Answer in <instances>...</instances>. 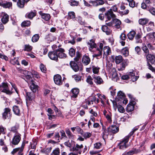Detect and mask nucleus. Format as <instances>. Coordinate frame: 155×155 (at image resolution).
<instances>
[{
    "mask_svg": "<svg viewBox=\"0 0 155 155\" xmlns=\"http://www.w3.org/2000/svg\"><path fill=\"white\" fill-rule=\"evenodd\" d=\"M103 129H104L103 133V138H106L109 134L111 135L117 133L119 130V128L116 125H111L109 126L107 129H104V127L103 126Z\"/></svg>",
    "mask_w": 155,
    "mask_h": 155,
    "instance_id": "obj_1",
    "label": "nucleus"
},
{
    "mask_svg": "<svg viewBox=\"0 0 155 155\" xmlns=\"http://www.w3.org/2000/svg\"><path fill=\"white\" fill-rule=\"evenodd\" d=\"M103 47V44L100 43L99 47H97L96 48L95 53L93 55L94 57H96L98 59H100L102 57V48Z\"/></svg>",
    "mask_w": 155,
    "mask_h": 155,
    "instance_id": "obj_2",
    "label": "nucleus"
},
{
    "mask_svg": "<svg viewBox=\"0 0 155 155\" xmlns=\"http://www.w3.org/2000/svg\"><path fill=\"white\" fill-rule=\"evenodd\" d=\"M127 5V4L125 3L121 4L120 6V10H119L118 12L120 15H125L128 14L129 12V10L127 9H126V6Z\"/></svg>",
    "mask_w": 155,
    "mask_h": 155,
    "instance_id": "obj_3",
    "label": "nucleus"
},
{
    "mask_svg": "<svg viewBox=\"0 0 155 155\" xmlns=\"http://www.w3.org/2000/svg\"><path fill=\"white\" fill-rule=\"evenodd\" d=\"M83 146L82 144L79 145L78 143L76 144H75L74 147L71 148V150L76 152L78 154V153L79 154H81L82 152V150L83 148Z\"/></svg>",
    "mask_w": 155,
    "mask_h": 155,
    "instance_id": "obj_4",
    "label": "nucleus"
},
{
    "mask_svg": "<svg viewBox=\"0 0 155 155\" xmlns=\"http://www.w3.org/2000/svg\"><path fill=\"white\" fill-rule=\"evenodd\" d=\"M0 91L2 92L6 93L7 94L11 93V91L8 89L7 83L3 82L0 85Z\"/></svg>",
    "mask_w": 155,
    "mask_h": 155,
    "instance_id": "obj_5",
    "label": "nucleus"
},
{
    "mask_svg": "<svg viewBox=\"0 0 155 155\" xmlns=\"http://www.w3.org/2000/svg\"><path fill=\"white\" fill-rule=\"evenodd\" d=\"M21 135L19 133L15 134L11 142V143L14 145H17L21 140Z\"/></svg>",
    "mask_w": 155,
    "mask_h": 155,
    "instance_id": "obj_6",
    "label": "nucleus"
},
{
    "mask_svg": "<svg viewBox=\"0 0 155 155\" xmlns=\"http://www.w3.org/2000/svg\"><path fill=\"white\" fill-rule=\"evenodd\" d=\"M57 52V49L53 51L49 52L48 54V56L51 60L57 61L58 59Z\"/></svg>",
    "mask_w": 155,
    "mask_h": 155,
    "instance_id": "obj_7",
    "label": "nucleus"
},
{
    "mask_svg": "<svg viewBox=\"0 0 155 155\" xmlns=\"http://www.w3.org/2000/svg\"><path fill=\"white\" fill-rule=\"evenodd\" d=\"M11 56H9V58L11 59L10 63L13 64H17L18 65L19 64V63H18V61L17 59L15 58L14 57V56L15 55V52L14 50H12L11 53Z\"/></svg>",
    "mask_w": 155,
    "mask_h": 155,
    "instance_id": "obj_8",
    "label": "nucleus"
},
{
    "mask_svg": "<svg viewBox=\"0 0 155 155\" xmlns=\"http://www.w3.org/2000/svg\"><path fill=\"white\" fill-rule=\"evenodd\" d=\"M104 53L103 54V58H107L108 55L111 54L110 48L108 46H105L103 48Z\"/></svg>",
    "mask_w": 155,
    "mask_h": 155,
    "instance_id": "obj_9",
    "label": "nucleus"
},
{
    "mask_svg": "<svg viewBox=\"0 0 155 155\" xmlns=\"http://www.w3.org/2000/svg\"><path fill=\"white\" fill-rule=\"evenodd\" d=\"M58 51V57L60 58H65L67 56L66 54L64 53V50L62 48H58L57 49Z\"/></svg>",
    "mask_w": 155,
    "mask_h": 155,
    "instance_id": "obj_10",
    "label": "nucleus"
},
{
    "mask_svg": "<svg viewBox=\"0 0 155 155\" xmlns=\"http://www.w3.org/2000/svg\"><path fill=\"white\" fill-rule=\"evenodd\" d=\"M11 116V110L8 108H6L4 110V112L2 114V117L4 119H6L7 117H10Z\"/></svg>",
    "mask_w": 155,
    "mask_h": 155,
    "instance_id": "obj_11",
    "label": "nucleus"
},
{
    "mask_svg": "<svg viewBox=\"0 0 155 155\" xmlns=\"http://www.w3.org/2000/svg\"><path fill=\"white\" fill-rule=\"evenodd\" d=\"M54 80L55 84L58 85L62 84V78L61 76L59 74L55 75L54 77Z\"/></svg>",
    "mask_w": 155,
    "mask_h": 155,
    "instance_id": "obj_12",
    "label": "nucleus"
},
{
    "mask_svg": "<svg viewBox=\"0 0 155 155\" xmlns=\"http://www.w3.org/2000/svg\"><path fill=\"white\" fill-rule=\"evenodd\" d=\"M26 104L27 106L28 104V101H31L35 96V94L33 92H26Z\"/></svg>",
    "mask_w": 155,
    "mask_h": 155,
    "instance_id": "obj_13",
    "label": "nucleus"
},
{
    "mask_svg": "<svg viewBox=\"0 0 155 155\" xmlns=\"http://www.w3.org/2000/svg\"><path fill=\"white\" fill-rule=\"evenodd\" d=\"M105 15L108 21H110L112 18H113L116 17L115 15L114 14L113 12L110 11V10H108L105 13Z\"/></svg>",
    "mask_w": 155,
    "mask_h": 155,
    "instance_id": "obj_14",
    "label": "nucleus"
},
{
    "mask_svg": "<svg viewBox=\"0 0 155 155\" xmlns=\"http://www.w3.org/2000/svg\"><path fill=\"white\" fill-rule=\"evenodd\" d=\"M91 62V59L89 57L86 55L83 56L82 59V62L84 65H88Z\"/></svg>",
    "mask_w": 155,
    "mask_h": 155,
    "instance_id": "obj_15",
    "label": "nucleus"
},
{
    "mask_svg": "<svg viewBox=\"0 0 155 155\" xmlns=\"http://www.w3.org/2000/svg\"><path fill=\"white\" fill-rule=\"evenodd\" d=\"M128 142L126 141L125 140V138H124L123 140L121 141L118 144L119 148L122 150H124L127 148L128 147V146L126 144V143Z\"/></svg>",
    "mask_w": 155,
    "mask_h": 155,
    "instance_id": "obj_16",
    "label": "nucleus"
},
{
    "mask_svg": "<svg viewBox=\"0 0 155 155\" xmlns=\"http://www.w3.org/2000/svg\"><path fill=\"white\" fill-rule=\"evenodd\" d=\"M93 77L94 79V81L96 84H101L103 83V81L100 76L93 75Z\"/></svg>",
    "mask_w": 155,
    "mask_h": 155,
    "instance_id": "obj_17",
    "label": "nucleus"
},
{
    "mask_svg": "<svg viewBox=\"0 0 155 155\" xmlns=\"http://www.w3.org/2000/svg\"><path fill=\"white\" fill-rule=\"evenodd\" d=\"M28 74L27 75H26L25 76V81L28 83V84H30V83H32V82L34 81L32 78L31 76V75L33 76V75L31 74V73L30 72L27 71Z\"/></svg>",
    "mask_w": 155,
    "mask_h": 155,
    "instance_id": "obj_18",
    "label": "nucleus"
},
{
    "mask_svg": "<svg viewBox=\"0 0 155 155\" xmlns=\"http://www.w3.org/2000/svg\"><path fill=\"white\" fill-rule=\"evenodd\" d=\"M145 56L152 64H155V57L153 55L149 53Z\"/></svg>",
    "mask_w": 155,
    "mask_h": 155,
    "instance_id": "obj_19",
    "label": "nucleus"
},
{
    "mask_svg": "<svg viewBox=\"0 0 155 155\" xmlns=\"http://www.w3.org/2000/svg\"><path fill=\"white\" fill-rule=\"evenodd\" d=\"M39 13L41 16L42 18L45 21H48L50 19L51 17L50 14L43 13L41 11L39 12Z\"/></svg>",
    "mask_w": 155,
    "mask_h": 155,
    "instance_id": "obj_20",
    "label": "nucleus"
},
{
    "mask_svg": "<svg viewBox=\"0 0 155 155\" xmlns=\"http://www.w3.org/2000/svg\"><path fill=\"white\" fill-rule=\"evenodd\" d=\"M90 47V50H91L94 48H96L97 45L95 43V40L93 39H91L87 43Z\"/></svg>",
    "mask_w": 155,
    "mask_h": 155,
    "instance_id": "obj_21",
    "label": "nucleus"
},
{
    "mask_svg": "<svg viewBox=\"0 0 155 155\" xmlns=\"http://www.w3.org/2000/svg\"><path fill=\"white\" fill-rule=\"evenodd\" d=\"M9 18V15L6 13H4L1 19V21L2 23L4 24H6L8 21Z\"/></svg>",
    "mask_w": 155,
    "mask_h": 155,
    "instance_id": "obj_22",
    "label": "nucleus"
},
{
    "mask_svg": "<svg viewBox=\"0 0 155 155\" xmlns=\"http://www.w3.org/2000/svg\"><path fill=\"white\" fill-rule=\"evenodd\" d=\"M70 65L72 69L75 72L79 70V67L77 64L74 61H71L70 62Z\"/></svg>",
    "mask_w": 155,
    "mask_h": 155,
    "instance_id": "obj_23",
    "label": "nucleus"
},
{
    "mask_svg": "<svg viewBox=\"0 0 155 155\" xmlns=\"http://www.w3.org/2000/svg\"><path fill=\"white\" fill-rule=\"evenodd\" d=\"M149 21V19L147 18H142L139 19L138 22L140 25L143 26L147 24Z\"/></svg>",
    "mask_w": 155,
    "mask_h": 155,
    "instance_id": "obj_24",
    "label": "nucleus"
},
{
    "mask_svg": "<svg viewBox=\"0 0 155 155\" xmlns=\"http://www.w3.org/2000/svg\"><path fill=\"white\" fill-rule=\"evenodd\" d=\"M101 29L104 32H105L107 35H109L111 32V30L109 29L106 25H103Z\"/></svg>",
    "mask_w": 155,
    "mask_h": 155,
    "instance_id": "obj_25",
    "label": "nucleus"
},
{
    "mask_svg": "<svg viewBox=\"0 0 155 155\" xmlns=\"http://www.w3.org/2000/svg\"><path fill=\"white\" fill-rule=\"evenodd\" d=\"M52 148L51 147L47 148H43L41 150V152L47 155H48L51 152Z\"/></svg>",
    "mask_w": 155,
    "mask_h": 155,
    "instance_id": "obj_26",
    "label": "nucleus"
},
{
    "mask_svg": "<svg viewBox=\"0 0 155 155\" xmlns=\"http://www.w3.org/2000/svg\"><path fill=\"white\" fill-rule=\"evenodd\" d=\"M28 84H31L30 88L33 92L34 93L36 91L38 90V86L37 85H35L34 83V81Z\"/></svg>",
    "mask_w": 155,
    "mask_h": 155,
    "instance_id": "obj_27",
    "label": "nucleus"
},
{
    "mask_svg": "<svg viewBox=\"0 0 155 155\" xmlns=\"http://www.w3.org/2000/svg\"><path fill=\"white\" fill-rule=\"evenodd\" d=\"M131 104L127 105V110L129 112H131L134 109V105L135 104V102L134 101L132 103H130Z\"/></svg>",
    "mask_w": 155,
    "mask_h": 155,
    "instance_id": "obj_28",
    "label": "nucleus"
},
{
    "mask_svg": "<svg viewBox=\"0 0 155 155\" xmlns=\"http://www.w3.org/2000/svg\"><path fill=\"white\" fill-rule=\"evenodd\" d=\"M71 92L73 94L72 97L76 98L77 97L78 94L79 92V89L77 88H74L71 90Z\"/></svg>",
    "mask_w": 155,
    "mask_h": 155,
    "instance_id": "obj_29",
    "label": "nucleus"
},
{
    "mask_svg": "<svg viewBox=\"0 0 155 155\" xmlns=\"http://www.w3.org/2000/svg\"><path fill=\"white\" fill-rule=\"evenodd\" d=\"M111 70L110 71V74L112 75V77L113 78H117V74L116 69L114 68L111 69Z\"/></svg>",
    "mask_w": 155,
    "mask_h": 155,
    "instance_id": "obj_30",
    "label": "nucleus"
},
{
    "mask_svg": "<svg viewBox=\"0 0 155 155\" xmlns=\"http://www.w3.org/2000/svg\"><path fill=\"white\" fill-rule=\"evenodd\" d=\"M128 64L127 61H124L120 64V68H118L119 71H123L125 69L126 66Z\"/></svg>",
    "mask_w": 155,
    "mask_h": 155,
    "instance_id": "obj_31",
    "label": "nucleus"
},
{
    "mask_svg": "<svg viewBox=\"0 0 155 155\" xmlns=\"http://www.w3.org/2000/svg\"><path fill=\"white\" fill-rule=\"evenodd\" d=\"M142 34L141 33H138L135 36V39L137 43H141L142 40L141 39Z\"/></svg>",
    "mask_w": 155,
    "mask_h": 155,
    "instance_id": "obj_32",
    "label": "nucleus"
},
{
    "mask_svg": "<svg viewBox=\"0 0 155 155\" xmlns=\"http://www.w3.org/2000/svg\"><path fill=\"white\" fill-rule=\"evenodd\" d=\"M30 0H18L17 2V5L18 6L21 8H22L24 6V4L25 2H27Z\"/></svg>",
    "mask_w": 155,
    "mask_h": 155,
    "instance_id": "obj_33",
    "label": "nucleus"
},
{
    "mask_svg": "<svg viewBox=\"0 0 155 155\" xmlns=\"http://www.w3.org/2000/svg\"><path fill=\"white\" fill-rule=\"evenodd\" d=\"M113 23H115V26L117 29H119L121 24V21L117 19H115L113 20Z\"/></svg>",
    "mask_w": 155,
    "mask_h": 155,
    "instance_id": "obj_34",
    "label": "nucleus"
},
{
    "mask_svg": "<svg viewBox=\"0 0 155 155\" xmlns=\"http://www.w3.org/2000/svg\"><path fill=\"white\" fill-rule=\"evenodd\" d=\"M75 143L74 142V141L71 140L70 141H68V142H65L64 144L66 146L69 147L73 148V147H74V145Z\"/></svg>",
    "mask_w": 155,
    "mask_h": 155,
    "instance_id": "obj_35",
    "label": "nucleus"
},
{
    "mask_svg": "<svg viewBox=\"0 0 155 155\" xmlns=\"http://www.w3.org/2000/svg\"><path fill=\"white\" fill-rule=\"evenodd\" d=\"M36 15V11L34 10L33 11H31V12L28 13L26 16H27L28 18L30 19H32Z\"/></svg>",
    "mask_w": 155,
    "mask_h": 155,
    "instance_id": "obj_36",
    "label": "nucleus"
},
{
    "mask_svg": "<svg viewBox=\"0 0 155 155\" xmlns=\"http://www.w3.org/2000/svg\"><path fill=\"white\" fill-rule=\"evenodd\" d=\"M114 60L115 61L117 64H119L123 61V58L121 56H116Z\"/></svg>",
    "mask_w": 155,
    "mask_h": 155,
    "instance_id": "obj_37",
    "label": "nucleus"
},
{
    "mask_svg": "<svg viewBox=\"0 0 155 155\" xmlns=\"http://www.w3.org/2000/svg\"><path fill=\"white\" fill-rule=\"evenodd\" d=\"M1 5L5 8H9L12 6V3L11 2H6L1 4Z\"/></svg>",
    "mask_w": 155,
    "mask_h": 155,
    "instance_id": "obj_38",
    "label": "nucleus"
},
{
    "mask_svg": "<svg viewBox=\"0 0 155 155\" xmlns=\"http://www.w3.org/2000/svg\"><path fill=\"white\" fill-rule=\"evenodd\" d=\"M13 110L14 113L18 115L20 114V110L18 106H14L13 107Z\"/></svg>",
    "mask_w": 155,
    "mask_h": 155,
    "instance_id": "obj_39",
    "label": "nucleus"
},
{
    "mask_svg": "<svg viewBox=\"0 0 155 155\" xmlns=\"http://www.w3.org/2000/svg\"><path fill=\"white\" fill-rule=\"evenodd\" d=\"M136 34L135 32L134 31H132L129 32L127 35L128 38L130 40L133 39Z\"/></svg>",
    "mask_w": 155,
    "mask_h": 155,
    "instance_id": "obj_40",
    "label": "nucleus"
},
{
    "mask_svg": "<svg viewBox=\"0 0 155 155\" xmlns=\"http://www.w3.org/2000/svg\"><path fill=\"white\" fill-rule=\"evenodd\" d=\"M122 54L125 56L127 57L129 55V49L127 47L123 48L121 50Z\"/></svg>",
    "mask_w": 155,
    "mask_h": 155,
    "instance_id": "obj_41",
    "label": "nucleus"
},
{
    "mask_svg": "<svg viewBox=\"0 0 155 155\" xmlns=\"http://www.w3.org/2000/svg\"><path fill=\"white\" fill-rule=\"evenodd\" d=\"M60 154V150L58 148H56L53 150L51 154V155H59Z\"/></svg>",
    "mask_w": 155,
    "mask_h": 155,
    "instance_id": "obj_42",
    "label": "nucleus"
},
{
    "mask_svg": "<svg viewBox=\"0 0 155 155\" xmlns=\"http://www.w3.org/2000/svg\"><path fill=\"white\" fill-rule=\"evenodd\" d=\"M117 97L119 99H124L125 97V94L122 91H120L117 93Z\"/></svg>",
    "mask_w": 155,
    "mask_h": 155,
    "instance_id": "obj_43",
    "label": "nucleus"
},
{
    "mask_svg": "<svg viewBox=\"0 0 155 155\" xmlns=\"http://www.w3.org/2000/svg\"><path fill=\"white\" fill-rule=\"evenodd\" d=\"M24 50L27 51H31L32 49V47L29 45H25Z\"/></svg>",
    "mask_w": 155,
    "mask_h": 155,
    "instance_id": "obj_44",
    "label": "nucleus"
},
{
    "mask_svg": "<svg viewBox=\"0 0 155 155\" xmlns=\"http://www.w3.org/2000/svg\"><path fill=\"white\" fill-rule=\"evenodd\" d=\"M18 126L17 125H15L14 126L12 127L11 128V131L15 133V134L18 133V132L17 130L18 128Z\"/></svg>",
    "mask_w": 155,
    "mask_h": 155,
    "instance_id": "obj_45",
    "label": "nucleus"
},
{
    "mask_svg": "<svg viewBox=\"0 0 155 155\" xmlns=\"http://www.w3.org/2000/svg\"><path fill=\"white\" fill-rule=\"evenodd\" d=\"M39 38V36L38 34H35L34 35L32 38V41L33 42H35L38 41Z\"/></svg>",
    "mask_w": 155,
    "mask_h": 155,
    "instance_id": "obj_46",
    "label": "nucleus"
},
{
    "mask_svg": "<svg viewBox=\"0 0 155 155\" xmlns=\"http://www.w3.org/2000/svg\"><path fill=\"white\" fill-rule=\"evenodd\" d=\"M81 56V54L80 52L78 51H77L76 53V56L74 59V60L75 61H79Z\"/></svg>",
    "mask_w": 155,
    "mask_h": 155,
    "instance_id": "obj_47",
    "label": "nucleus"
},
{
    "mask_svg": "<svg viewBox=\"0 0 155 155\" xmlns=\"http://www.w3.org/2000/svg\"><path fill=\"white\" fill-rule=\"evenodd\" d=\"M142 49L145 53V56L149 53V51L148 48L144 44L143 45L142 47Z\"/></svg>",
    "mask_w": 155,
    "mask_h": 155,
    "instance_id": "obj_48",
    "label": "nucleus"
},
{
    "mask_svg": "<svg viewBox=\"0 0 155 155\" xmlns=\"http://www.w3.org/2000/svg\"><path fill=\"white\" fill-rule=\"evenodd\" d=\"M25 145V143L24 142H23L21 147H18V154H23L22 152L23 151L24 146Z\"/></svg>",
    "mask_w": 155,
    "mask_h": 155,
    "instance_id": "obj_49",
    "label": "nucleus"
},
{
    "mask_svg": "<svg viewBox=\"0 0 155 155\" xmlns=\"http://www.w3.org/2000/svg\"><path fill=\"white\" fill-rule=\"evenodd\" d=\"M66 133L70 139H73L74 137V135L72 134L71 132L69 129L66 130Z\"/></svg>",
    "mask_w": 155,
    "mask_h": 155,
    "instance_id": "obj_50",
    "label": "nucleus"
},
{
    "mask_svg": "<svg viewBox=\"0 0 155 155\" xmlns=\"http://www.w3.org/2000/svg\"><path fill=\"white\" fill-rule=\"evenodd\" d=\"M75 17V13L73 12H70L68 13V18L69 19H73Z\"/></svg>",
    "mask_w": 155,
    "mask_h": 155,
    "instance_id": "obj_51",
    "label": "nucleus"
},
{
    "mask_svg": "<svg viewBox=\"0 0 155 155\" xmlns=\"http://www.w3.org/2000/svg\"><path fill=\"white\" fill-rule=\"evenodd\" d=\"M31 22L29 21H26L23 22L21 23V26L23 27L29 26L30 25Z\"/></svg>",
    "mask_w": 155,
    "mask_h": 155,
    "instance_id": "obj_52",
    "label": "nucleus"
},
{
    "mask_svg": "<svg viewBox=\"0 0 155 155\" xmlns=\"http://www.w3.org/2000/svg\"><path fill=\"white\" fill-rule=\"evenodd\" d=\"M93 79L92 77L90 76H88L86 79V82L89 84L92 85L93 84L92 81Z\"/></svg>",
    "mask_w": 155,
    "mask_h": 155,
    "instance_id": "obj_53",
    "label": "nucleus"
},
{
    "mask_svg": "<svg viewBox=\"0 0 155 155\" xmlns=\"http://www.w3.org/2000/svg\"><path fill=\"white\" fill-rule=\"evenodd\" d=\"M75 50L74 49L72 48H71L69 50V54L70 55L71 57H73L75 55Z\"/></svg>",
    "mask_w": 155,
    "mask_h": 155,
    "instance_id": "obj_54",
    "label": "nucleus"
},
{
    "mask_svg": "<svg viewBox=\"0 0 155 155\" xmlns=\"http://www.w3.org/2000/svg\"><path fill=\"white\" fill-rule=\"evenodd\" d=\"M104 3V1L103 0H96V6L102 5Z\"/></svg>",
    "mask_w": 155,
    "mask_h": 155,
    "instance_id": "obj_55",
    "label": "nucleus"
},
{
    "mask_svg": "<svg viewBox=\"0 0 155 155\" xmlns=\"http://www.w3.org/2000/svg\"><path fill=\"white\" fill-rule=\"evenodd\" d=\"M100 68L98 67H92V70L93 72L95 74H97L99 72Z\"/></svg>",
    "mask_w": 155,
    "mask_h": 155,
    "instance_id": "obj_56",
    "label": "nucleus"
},
{
    "mask_svg": "<svg viewBox=\"0 0 155 155\" xmlns=\"http://www.w3.org/2000/svg\"><path fill=\"white\" fill-rule=\"evenodd\" d=\"M117 107L118 108V110L119 112L123 113L124 112L125 110L124 108L121 105H118L117 106Z\"/></svg>",
    "mask_w": 155,
    "mask_h": 155,
    "instance_id": "obj_57",
    "label": "nucleus"
},
{
    "mask_svg": "<svg viewBox=\"0 0 155 155\" xmlns=\"http://www.w3.org/2000/svg\"><path fill=\"white\" fill-rule=\"evenodd\" d=\"M134 131H132L127 136L125 137H124L125 140H126V142L128 141L130 137L134 134Z\"/></svg>",
    "mask_w": 155,
    "mask_h": 155,
    "instance_id": "obj_58",
    "label": "nucleus"
},
{
    "mask_svg": "<svg viewBox=\"0 0 155 155\" xmlns=\"http://www.w3.org/2000/svg\"><path fill=\"white\" fill-rule=\"evenodd\" d=\"M109 10L113 12H117L118 11V8L117 6L116 5H115L111 7V8Z\"/></svg>",
    "mask_w": 155,
    "mask_h": 155,
    "instance_id": "obj_59",
    "label": "nucleus"
},
{
    "mask_svg": "<svg viewBox=\"0 0 155 155\" xmlns=\"http://www.w3.org/2000/svg\"><path fill=\"white\" fill-rule=\"evenodd\" d=\"M147 36L150 38H155V32L149 33L147 35Z\"/></svg>",
    "mask_w": 155,
    "mask_h": 155,
    "instance_id": "obj_60",
    "label": "nucleus"
},
{
    "mask_svg": "<svg viewBox=\"0 0 155 155\" xmlns=\"http://www.w3.org/2000/svg\"><path fill=\"white\" fill-rule=\"evenodd\" d=\"M91 135V133L88 132L85 133L83 135V136L85 139L89 138Z\"/></svg>",
    "mask_w": 155,
    "mask_h": 155,
    "instance_id": "obj_61",
    "label": "nucleus"
},
{
    "mask_svg": "<svg viewBox=\"0 0 155 155\" xmlns=\"http://www.w3.org/2000/svg\"><path fill=\"white\" fill-rule=\"evenodd\" d=\"M78 21L82 25H84L85 24L84 21H83L82 18L80 16H78L77 18Z\"/></svg>",
    "mask_w": 155,
    "mask_h": 155,
    "instance_id": "obj_62",
    "label": "nucleus"
},
{
    "mask_svg": "<svg viewBox=\"0 0 155 155\" xmlns=\"http://www.w3.org/2000/svg\"><path fill=\"white\" fill-rule=\"evenodd\" d=\"M40 68L42 72L45 73L46 71V68L43 64L40 65Z\"/></svg>",
    "mask_w": 155,
    "mask_h": 155,
    "instance_id": "obj_63",
    "label": "nucleus"
},
{
    "mask_svg": "<svg viewBox=\"0 0 155 155\" xmlns=\"http://www.w3.org/2000/svg\"><path fill=\"white\" fill-rule=\"evenodd\" d=\"M148 10L153 15H155V8L152 7L149 9L148 8Z\"/></svg>",
    "mask_w": 155,
    "mask_h": 155,
    "instance_id": "obj_64",
    "label": "nucleus"
}]
</instances>
